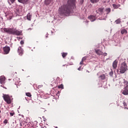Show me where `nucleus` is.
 Instances as JSON below:
<instances>
[{
	"mask_svg": "<svg viewBox=\"0 0 128 128\" xmlns=\"http://www.w3.org/2000/svg\"><path fill=\"white\" fill-rule=\"evenodd\" d=\"M76 8V0H68L66 4L59 8L58 12L60 16H68Z\"/></svg>",
	"mask_w": 128,
	"mask_h": 128,
	"instance_id": "1",
	"label": "nucleus"
},
{
	"mask_svg": "<svg viewBox=\"0 0 128 128\" xmlns=\"http://www.w3.org/2000/svg\"><path fill=\"white\" fill-rule=\"evenodd\" d=\"M3 30L8 34H13L14 36H21L20 31L14 28H4Z\"/></svg>",
	"mask_w": 128,
	"mask_h": 128,
	"instance_id": "2",
	"label": "nucleus"
},
{
	"mask_svg": "<svg viewBox=\"0 0 128 128\" xmlns=\"http://www.w3.org/2000/svg\"><path fill=\"white\" fill-rule=\"evenodd\" d=\"M128 66H126V64L123 62L121 66L119 67L118 70H117V72H120V74H124Z\"/></svg>",
	"mask_w": 128,
	"mask_h": 128,
	"instance_id": "3",
	"label": "nucleus"
},
{
	"mask_svg": "<svg viewBox=\"0 0 128 128\" xmlns=\"http://www.w3.org/2000/svg\"><path fill=\"white\" fill-rule=\"evenodd\" d=\"M2 98L4 102H7L8 104H12V96H10L8 94H3Z\"/></svg>",
	"mask_w": 128,
	"mask_h": 128,
	"instance_id": "4",
	"label": "nucleus"
},
{
	"mask_svg": "<svg viewBox=\"0 0 128 128\" xmlns=\"http://www.w3.org/2000/svg\"><path fill=\"white\" fill-rule=\"evenodd\" d=\"M3 50L6 54H8L10 52V48L8 46H6L3 48Z\"/></svg>",
	"mask_w": 128,
	"mask_h": 128,
	"instance_id": "5",
	"label": "nucleus"
},
{
	"mask_svg": "<svg viewBox=\"0 0 128 128\" xmlns=\"http://www.w3.org/2000/svg\"><path fill=\"white\" fill-rule=\"evenodd\" d=\"M104 10V8L101 7L98 8V9L96 10V14H98V12H100V14H103Z\"/></svg>",
	"mask_w": 128,
	"mask_h": 128,
	"instance_id": "6",
	"label": "nucleus"
},
{
	"mask_svg": "<svg viewBox=\"0 0 128 128\" xmlns=\"http://www.w3.org/2000/svg\"><path fill=\"white\" fill-rule=\"evenodd\" d=\"M122 94L124 96H127L128 94V85H127L122 92Z\"/></svg>",
	"mask_w": 128,
	"mask_h": 128,
	"instance_id": "7",
	"label": "nucleus"
},
{
	"mask_svg": "<svg viewBox=\"0 0 128 128\" xmlns=\"http://www.w3.org/2000/svg\"><path fill=\"white\" fill-rule=\"evenodd\" d=\"M18 52L19 56H22L24 54V50L22 48V47H18Z\"/></svg>",
	"mask_w": 128,
	"mask_h": 128,
	"instance_id": "8",
	"label": "nucleus"
},
{
	"mask_svg": "<svg viewBox=\"0 0 128 128\" xmlns=\"http://www.w3.org/2000/svg\"><path fill=\"white\" fill-rule=\"evenodd\" d=\"M122 82H124V84H128V81L126 80L125 79H119V83L120 84H122Z\"/></svg>",
	"mask_w": 128,
	"mask_h": 128,
	"instance_id": "9",
	"label": "nucleus"
},
{
	"mask_svg": "<svg viewBox=\"0 0 128 128\" xmlns=\"http://www.w3.org/2000/svg\"><path fill=\"white\" fill-rule=\"evenodd\" d=\"M6 80V77L4 76H1L0 78V82L1 84H4V82H6L4 81Z\"/></svg>",
	"mask_w": 128,
	"mask_h": 128,
	"instance_id": "10",
	"label": "nucleus"
},
{
	"mask_svg": "<svg viewBox=\"0 0 128 128\" xmlns=\"http://www.w3.org/2000/svg\"><path fill=\"white\" fill-rule=\"evenodd\" d=\"M112 67L116 69V68H118V61L116 60H115L112 64Z\"/></svg>",
	"mask_w": 128,
	"mask_h": 128,
	"instance_id": "11",
	"label": "nucleus"
},
{
	"mask_svg": "<svg viewBox=\"0 0 128 128\" xmlns=\"http://www.w3.org/2000/svg\"><path fill=\"white\" fill-rule=\"evenodd\" d=\"M95 52L96 54H98V56H102V52L100 50H96Z\"/></svg>",
	"mask_w": 128,
	"mask_h": 128,
	"instance_id": "12",
	"label": "nucleus"
},
{
	"mask_svg": "<svg viewBox=\"0 0 128 128\" xmlns=\"http://www.w3.org/2000/svg\"><path fill=\"white\" fill-rule=\"evenodd\" d=\"M50 2H52V0H45L44 1V4L46 6H48L50 4Z\"/></svg>",
	"mask_w": 128,
	"mask_h": 128,
	"instance_id": "13",
	"label": "nucleus"
},
{
	"mask_svg": "<svg viewBox=\"0 0 128 128\" xmlns=\"http://www.w3.org/2000/svg\"><path fill=\"white\" fill-rule=\"evenodd\" d=\"M112 6L114 8H118L120 6V4H112Z\"/></svg>",
	"mask_w": 128,
	"mask_h": 128,
	"instance_id": "14",
	"label": "nucleus"
},
{
	"mask_svg": "<svg viewBox=\"0 0 128 128\" xmlns=\"http://www.w3.org/2000/svg\"><path fill=\"white\" fill-rule=\"evenodd\" d=\"M120 33L122 34H128V30H126V29H123V30H121Z\"/></svg>",
	"mask_w": 128,
	"mask_h": 128,
	"instance_id": "15",
	"label": "nucleus"
},
{
	"mask_svg": "<svg viewBox=\"0 0 128 128\" xmlns=\"http://www.w3.org/2000/svg\"><path fill=\"white\" fill-rule=\"evenodd\" d=\"M27 20H32V15L30 14V13H29L27 14Z\"/></svg>",
	"mask_w": 128,
	"mask_h": 128,
	"instance_id": "16",
	"label": "nucleus"
},
{
	"mask_svg": "<svg viewBox=\"0 0 128 128\" xmlns=\"http://www.w3.org/2000/svg\"><path fill=\"white\" fill-rule=\"evenodd\" d=\"M16 0H8V2L10 6H12V4H14Z\"/></svg>",
	"mask_w": 128,
	"mask_h": 128,
	"instance_id": "17",
	"label": "nucleus"
},
{
	"mask_svg": "<svg viewBox=\"0 0 128 128\" xmlns=\"http://www.w3.org/2000/svg\"><path fill=\"white\" fill-rule=\"evenodd\" d=\"M28 0H18V2L21 4H25V2H26Z\"/></svg>",
	"mask_w": 128,
	"mask_h": 128,
	"instance_id": "18",
	"label": "nucleus"
},
{
	"mask_svg": "<svg viewBox=\"0 0 128 128\" xmlns=\"http://www.w3.org/2000/svg\"><path fill=\"white\" fill-rule=\"evenodd\" d=\"M90 2L92 4H96V2H98L100 0H90Z\"/></svg>",
	"mask_w": 128,
	"mask_h": 128,
	"instance_id": "19",
	"label": "nucleus"
},
{
	"mask_svg": "<svg viewBox=\"0 0 128 128\" xmlns=\"http://www.w3.org/2000/svg\"><path fill=\"white\" fill-rule=\"evenodd\" d=\"M105 11L106 12V14H110V12H111L110 8H106Z\"/></svg>",
	"mask_w": 128,
	"mask_h": 128,
	"instance_id": "20",
	"label": "nucleus"
},
{
	"mask_svg": "<svg viewBox=\"0 0 128 128\" xmlns=\"http://www.w3.org/2000/svg\"><path fill=\"white\" fill-rule=\"evenodd\" d=\"M115 22L116 24H120V22H122V21L120 20V18H118L116 20Z\"/></svg>",
	"mask_w": 128,
	"mask_h": 128,
	"instance_id": "21",
	"label": "nucleus"
},
{
	"mask_svg": "<svg viewBox=\"0 0 128 128\" xmlns=\"http://www.w3.org/2000/svg\"><path fill=\"white\" fill-rule=\"evenodd\" d=\"M99 78L100 80H104L106 78V75L104 74H102V75L100 76Z\"/></svg>",
	"mask_w": 128,
	"mask_h": 128,
	"instance_id": "22",
	"label": "nucleus"
},
{
	"mask_svg": "<svg viewBox=\"0 0 128 128\" xmlns=\"http://www.w3.org/2000/svg\"><path fill=\"white\" fill-rule=\"evenodd\" d=\"M89 18H90V20H91V22H94V20H96V18L94 16H91Z\"/></svg>",
	"mask_w": 128,
	"mask_h": 128,
	"instance_id": "23",
	"label": "nucleus"
},
{
	"mask_svg": "<svg viewBox=\"0 0 128 128\" xmlns=\"http://www.w3.org/2000/svg\"><path fill=\"white\" fill-rule=\"evenodd\" d=\"M123 104H124V108H126L127 110H128V104H126V102H124Z\"/></svg>",
	"mask_w": 128,
	"mask_h": 128,
	"instance_id": "24",
	"label": "nucleus"
},
{
	"mask_svg": "<svg viewBox=\"0 0 128 128\" xmlns=\"http://www.w3.org/2000/svg\"><path fill=\"white\" fill-rule=\"evenodd\" d=\"M66 56H68V53H66V52L62 53V58H66Z\"/></svg>",
	"mask_w": 128,
	"mask_h": 128,
	"instance_id": "25",
	"label": "nucleus"
},
{
	"mask_svg": "<svg viewBox=\"0 0 128 128\" xmlns=\"http://www.w3.org/2000/svg\"><path fill=\"white\" fill-rule=\"evenodd\" d=\"M26 96H29V98H30V96H32V94H30V92H27L26 93Z\"/></svg>",
	"mask_w": 128,
	"mask_h": 128,
	"instance_id": "26",
	"label": "nucleus"
},
{
	"mask_svg": "<svg viewBox=\"0 0 128 128\" xmlns=\"http://www.w3.org/2000/svg\"><path fill=\"white\" fill-rule=\"evenodd\" d=\"M58 88H64V85L62 84L58 86Z\"/></svg>",
	"mask_w": 128,
	"mask_h": 128,
	"instance_id": "27",
	"label": "nucleus"
},
{
	"mask_svg": "<svg viewBox=\"0 0 128 128\" xmlns=\"http://www.w3.org/2000/svg\"><path fill=\"white\" fill-rule=\"evenodd\" d=\"M8 120L6 119L4 120L3 122H4V124H8Z\"/></svg>",
	"mask_w": 128,
	"mask_h": 128,
	"instance_id": "28",
	"label": "nucleus"
},
{
	"mask_svg": "<svg viewBox=\"0 0 128 128\" xmlns=\"http://www.w3.org/2000/svg\"><path fill=\"white\" fill-rule=\"evenodd\" d=\"M14 114H15L14 112H10V116H14Z\"/></svg>",
	"mask_w": 128,
	"mask_h": 128,
	"instance_id": "29",
	"label": "nucleus"
},
{
	"mask_svg": "<svg viewBox=\"0 0 128 128\" xmlns=\"http://www.w3.org/2000/svg\"><path fill=\"white\" fill-rule=\"evenodd\" d=\"M110 76H114V72L111 71V72H110Z\"/></svg>",
	"mask_w": 128,
	"mask_h": 128,
	"instance_id": "30",
	"label": "nucleus"
},
{
	"mask_svg": "<svg viewBox=\"0 0 128 128\" xmlns=\"http://www.w3.org/2000/svg\"><path fill=\"white\" fill-rule=\"evenodd\" d=\"M86 58H88L86 56H84L82 58V60L84 62V60H86Z\"/></svg>",
	"mask_w": 128,
	"mask_h": 128,
	"instance_id": "31",
	"label": "nucleus"
},
{
	"mask_svg": "<svg viewBox=\"0 0 128 128\" xmlns=\"http://www.w3.org/2000/svg\"><path fill=\"white\" fill-rule=\"evenodd\" d=\"M20 44H24V40H21Z\"/></svg>",
	"mask_w": 128,
	"mask_h": 128,
	"instance_id": "32",
	"label": "nucleus"
},
{
	"mask_svg": "<svg viewBox=\"0 0 128 128\" xmlns=\"http://www.w3.org/2000/svg\"><path fill=\"white\" fill-rule=\"evenodd\" d=\"M80 64H84V60H82L81 62H80Z\"/></svg>",
	"mask_w": 128,
	"mask_h": 128,
	"instance_id": "33",
	"label": "nucleus"
},
{
	"mask_svg": "<svg viewBox=\"0 0 128 128\" xmlns=\"http://www.w3.org/2000/svg\"><path fill=\"white\" fill-rule=\"evenodd\" d=\"M103 56H108V54H106V53H104L103 54Z\"/></svg>",
	"mask_w": 128,
	"mask_h": 128,
	"instance_id": "34",
	"label": "nucleus"
},
{
	"mask_svg": "<svg viewBox=\"0 0 128 128\" xmlns=\"http://www.w3.org/2000/svg\"><path fill=\"white\" fill-rule=\"evenodd\" d=\"M80 68L81 67H80L79 68H78V70H80Z\"/></svg>",
	"mask_w": 128,
	"mask_h": 128,
	"instance_id": "35",
	"label": "nucleus"
},
{
	"mask_svg": "<svg viewBox=\"0 0 128 128\" xmlns=\"http://www.w3.org/2000/svg\"><path fill=\"white\" fill-rule=\"evenodd\" d=\"M86 72H88V70H86Z\"/></svg>",
	"mask_w": 128,
	"mask_h": 128,
	"instance_id": "36",
	"label": "nucleus"
},
{
	"mask_svg": "<svg viewBox=\"0 0 128 128\" xmlns=\"http://www.w3.org/2000/svg\"><path fill=\"white\" fill-rule=\"evenodd\" d=\"M2 112V111L0 110V114Z\"/></svg>",
	"mask_w": 128,
	"mask_h": 128,
	"instance_id": "37",
	"label": "nucleus"
},
{
	"mask_svg": "<svg viewBox=\"0 0 128 128\" xmlns=\"http://www.w3.org/2000/svg\"><path fill=\"white\" fill-rule=\"evenodd\" d=\"M55 128H58V127H56Z\"/></svg>",
	"mask_w": 128,
	"mask_h": 128,
	"instance_id": "38",
	"label": "nucleus"
}]
</instances>
